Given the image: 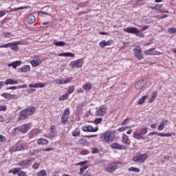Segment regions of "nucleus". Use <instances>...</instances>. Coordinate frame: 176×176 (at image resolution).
Here are the masks:
<instances>
[{"instance_id": "nucleus-1", "label": "nucleus", "mask_w": 176, "mask_h": 176, "mask_svg": "<svg viewBox=\"0 0 176 176\" xmlns=\"http://www.w3.org/2000/svg\"><path fill=\"white\" fill-rule=\"evenodd\" d=\"M116 135V131L110 130L102 133L100 135V140L102 142H113Z\"/></svg>"}, {"instance_id": "nucleus-2", "label": "nucleus", "mask_w": 176, "mask_h": 176, "mask_svg": "<svg viewBox=\"0 0 176 176\" xmlns=\"http://www.w3.org/2000/svg\"><path fill=\"white\" fill-rule=\"evenodd\" d=\"M35 111H36L35 107H30L22 110L19 113V120H25V119H28V116L34 115V113H35Z\"/></svg>"}, {"instance_id": "nucleus-3", "label": "nucleus", "mask_w": 176, "mask_h": 176, "mask_svg": "<svg viewBox=\"0 0 176 176\" xmlns=\"http://www.w3.org/2000/svg\"><path fill=\"white\" fill-rule=\"evenodd\" d=\"M123 30L124 32H127L128 34H134L135 36H139V38H144L145 36L144 33L138 30L137 28L128 27L126 28H124Z\"/></svg>"}, {"instance_id": "nucleus-4", "label": "nucleus", "mask_w": 176, "mask_h": 176, "mask_svg": "<svg viewBox=\"0 0 176 176\" xmlns=\"http://www.w3.org/2000/svg\"><path fill=\"white\" fill-rule=\"evenodd\" d=\"M148 159V154L143 153L133 157V160L135 163H144Z\"/></svg>"}, {"instance_id": "nucleus-5", "label": "nucleus", "mask_w": 176, "mask_h": 176, "mask_svg": "<svg viewBox=\"0 0 176 176\" xmlns=\"http://www.w3.org/2000/svg\"><path fill=\"white\" fill-rule=\"evenodd\" d=\"M69 66L72 68H82L83 67V60L82 58L77 59L70 62Z\"/></svg>"}, {"instance_id": "nucleus-6", "label": "nucleus", "mask_w": 176, "mask_h": 176, "mask_svg": "<svg viewBox=\"0 0 176 176\" xmlns=\"http://www.w3.org/2000/svg\"><path fill=\"white\" fill-rule=\"evenodd\" d=\"M31 126V123L24 124L21 126H19L17 128H14V131H17V130L20 131L21 133H23V134L27 133L28 130H30V127Z\"/></svg>"}, {"instance_id": "nucleus-7", "label": "nucleus", "mask_w": 176, "mask_h": 176, "mask_svg": "<svg viewBox=\"0 0 176 176\" xmlns=\"http://www.w3.org/2000/svg\"><path fill=\"white\" fill-rule=\"evenodd\" d=\"M133 52L135 57L138 60H142L144 58V55L142 54V50L141 48H134Z\"/></svg>"}, {"instance_id": "nucleus-8", "label": "nucleus", "mask_w": 176, "mask_h": 176, "mask_svg": "<svg viewBox=\"0 0 176 176\" xmlns=\"http://www.w3.org/2000/svg\"><path fill=\"white\" fill-rule=\"evenodd\" d=\"M82 131L89 132V133H96L98 131V127L96 126L95 128L91 126H84L82 127Z\"/></svg>"}, {"instance_id": "nucleus-9", "label": "nucleus", "mask_w": 176, "mask_h": 176, "mask_svg": "<svg viewBox=\"0 0 176 176\" xmlns=\"http://www.w3.org/2000/svg\"><path fill=\"white\" fill-rule=\"evenodd\" d=\"M107 111H108V109L106 107H100L96 109V116H104L107 113Z\"/></svg>"}, {"instance_id": "nucleus-10", "label": "nucleus", "mask_w": 176, "mask_h": 176, "mask_svg": "<svg viewBox=\"0 0 176 176\" xmlns=\"http://www.w3.org/2000/svg\"><path fill=\"white\" fill-rule=\"evenodd\" d=\"M19 45H20V41L9 43V47H10L11 50L17 52L19 50Z\"/></svg>"}, {"instance_id": "nucleus-11", "label": "nucleus", "mask_w": 176, "mask_h": 176, "mask_svg": "<svg viewBox=\"0 0 176 176\" xmlns=\"http://www.w3.org/2000/svg\"><path fill=\"white\" fill-rule=\"evenodd\" d=\"M144 86H145V82L144 80H140L135 84V90H141L144 88Z\"/></svg>"}, {"instance_id": "nucleus-12", "label": "nucleus", "mask_w": 176, "mask_h": 176, "mask_svg": "<svg viewBox=\"0 0 176 176\" xmlns=\"http://www.w3.org/2000/svg\"><path fill=\"white\" fill-rule=\"evenodd\" d=\"M113 43V40H109V41H105L103 40L99 43V46H100L102 48L105 47V46H111Z\"/></svg>"}, {"instance_id": "nucleus-13", "label": "nucleus", "mask_w": 176, "mask_h": 176, "mask_svg": "<svg viewBox=\"0 0 176 176\" xmlns=\"http://www.w3.org/2000/svg\"><path fill=\"white\" fill-rule=\"evenodd\" d=\"M1 97H3V98H6V100H14V98H17V96L9 93L1 94Z\"/></svg>"}, {"instance_id": "nucleus-14", "label": "nucleus", "mask_w": 176, "mask_h": 176, "mask_svg": "<svg viewBox=\"0 0 176 176\" xmlns=\"http://www.w3.org/2000/svg\"><path fill=\"white\" fill-rule=\"evenodd\" d=\"M117 168H118V164H111L107 166L106 170L107 171H108V173H113V171H115Z\"/></svg>"}, {"instance_id": "nucleus-15", "label": "nucleus", "mask_w": 176, "mask_h": 176, "mask_svg": "<svg viewBox=\"0 0 176 176\" xmlns=\"http://www.w3.org/2000/svg\"><path fill=\"white\" fill-rule=\"evenodd\" d=\"M18 71L19 72H22V73L30 72V71H31V65H25L22 67L19 68Z\"/></svg>"}, {"instance_id": "nucleus-16", "label": "nucleus", "mask_w": 176, "mask_h": 176, "mask_svg": "<svg viewBox=\"0 0 176 176\" xmlns=\"http://www.w3.org/2000/svg\"><path fill=\"white\" fill-rule=\"evenodd\" d=\"M87 168H89V166H85L80 168V172L78 174L82 176H91V175H90V173H89L88 172L85 173V171H86V170H87Z\"/></svg>"}, {"instance_id": "nucleus-17", "label": "nucleus", "mask_w": 176, "mask_h": 176, "mask_svg": "<svg viewBox=\"0 0 176 176\" xmlns=\"http://www.w3.org/2000/svg\"><path fill=\"white\" fill-rule=\"evenodd\" d=\"M24 144H16L10 148L11 152H17L19 151H23Z\"/></svg>"}, {"instance_id": "nucleus-18", "label": "nucleus", "mask_w": 176, "mask_h": 176, "mask_svg": "<svg viewBox=\"0 0 176 176\" xmlns=\"http://www.w3.org/2000/svg\"><path fill=\"white\" fill-rule=\"evenodd\" d=\"M45 84L41 82V83H34V84H30L29 87L30 89H42V87H45Z\"/></svg>"}, {"instance_id": "nucleus-19", "label": "nucleus", "mask_w": 176, "mask_h": 176, "mask_svg": "<svg viewBox=\"0 0 176 176\" xmlns=\"http://www.w3.org/2000/svg\"><path fill=\"white\" fill-rule=\"evenodd\" d=\"M19 85V81L14 80V79L12 78H8L3 82V85Z\"/></svg>"}, {"instance_id": "nucleus-20", "label": "nucleus", "mask_w": 176, "mask_h": 176, "mask_svg": "<svg viewBox=\"0 0 176 176\" xmlns=\"http://www.w3.org/2000/svg\"><path fill=\"white\" fill-rule=\"evenodd\" d=\"M30 63L33 67H38V65H41L42 64V59L36 58V60H31Z\"/></svg>"}, {"instance_id": "nucleus-21", "label": "nucleus", "mask_w": 176, "mask_h": 176, "mask_svg": "<svg viewBox=\"0 0 176 176\" xmlns=\"http://www.w3.org/2000/svg\"><path fill=\"white\" fill-rule=\"evenodd\" d=\"M21 60H16L15 62H12L11 63L8 64V67H12V68H14V69H16V68H17V67H20V65H21Z\"/></svg>"}, {"instance_id": "nucleus-22", "label": "nucleus", "mask_w": 176, "mask_h": 176, "mask_svg": "<svg viewBox=\"0 0 176 176\" xmlns=\"http://www.w3.org/2000/svg\"><path fill=\"white\" fill-rule=\"evenodd\" d=\"M36 21V19H35V16L32 14H30L27 17V22L28 24H34Z\"/></svg>"}, {"instance_id": "nucleus-23", "label": "nucleus", "mask_w": 176, "mask_h": 176, "mask_svg": "<svg viewBox=\"0 0 176 176\" xmlns=\"http://www.w3.org/2000/svg\"><path fill=\"white\" fill-rule=\"evenodd\" d=\"M32 161L31 160H26L24 161H21V162H19V166H20L21 167H24L25 166H30V164H31V162Z\"/></svg>"}, {"instance_id": "nucleus-24", "label": "nucleus", "mask_w": 176, "mask_h": 176, "mask_svg": "<svg viewBox=\"0 0 176 176\" xmlns=\"http://www.w3.org/2000/svg\"><path fill=\"white\" fill-rule=\"evenodd\" d=\"M53 44L54 46H58V47H63V46H67V43L64 41H58L57 40H54L53 41Z\"/></svg>"}, {"instance_id": "nucleus-25", "label": "nucleus", "mask_w": 176, "mask_h": 176, "mask_svg": "<svg viewBox=\"0 0 176 176\" xmlns=\"http://www.w3.org/2000/svg\"><path fill=\"white\" fill-rule=\"evenodd\" d=\"M37 144L38 145H47V144H49V140L43 138H40L37 140Z\"/></svg>"}, {"instance_id": "nucleus-26", "label": "nucleus", "mask_w": 176, "mask_h": 176, "mask_svg": "<svg viewBox=\"0 0 176 176\" xmlns=\"http://www.w3.org/2000/svg\"><path fill=\"white\" fill-rule=\"evenodd\" d=\"M157 97V91H153L151 94V97L148 100L149 104H152L153 101H155V99Z\"/></svg>"}, {"instance_id": "nucleus-27", "label": "nucleus", "mask_w": 176, "mask_h": 176, "mask_svg": "<svg viewBox=\"0 0 176 176\" xmlns=\"http://www.w3.org/2000/svg\"><path fill=\"white\" fill-rule=\"evenodd\" d=\"M133 138H135V140H144V138H142V135H141V133L139 132H137V131H134L133 132Z\"/></svg>"}, {"instance_id": "nucleus-28", "label": "nucleus", "mask_w": 176, "mask_h": 176, "mask_svg": "<svg viewBox=\"0 0 176 176\" xmlns=\"http://www.w3.org/2000/svg\"><path fill=\"white\" fill-rule=\"evenodd\" d=\"M72 135H73V137H78V136L80 135V130L78 128L75 129L72 131Z\"/></svg>"}, {"instance_id": "nucleus-29", "label": "nucleus", "mask_w": 176, "mask_h": 176, "mask_svg": "<svg viewBox=\"0 0 176 176\" xmlns=\"http://www.w3.org/2000/svg\"><path fill=\"white\" fill-rule=\"evenodd\" d=\"M82 89L86 91H89L91 89V83L87 82L82 86Z\"/></svg>"}, {"instance_id": "nucleus-30", "label": "nucleus", "mask_w": 176, "mask_h": 176, "mask_svg": "<svg viewBox=\"0 0 176 176\" xmlns=\"http://www.w3.org/2000/svg\"><path fill=\"white\" fill-rule=\"evenodd\" d=\"M122 138L123 142H124L126 145H129V136H127L126 133L122 134Z\"/></svg>"}, {"instance_id": "nucleus-31", "label": "nucleus", "mask_w": 176, "mask_h": 176, "mask_svg": "<svg viewBox=\"0 0 176 176\" xmlns=\"http://www.w3.org/2000/svg\"><path fill=\"white\" fill-rule=\"evenodd\" d=\"M45 137H46V138H49L50 140H53V138L56 137V134H54V132L51 131L50 133L45 134Z\"/></svg>"}, {"instance_id": "nucleus-32", "label": "nucleus", "mask_w": 176, "mask_h": 176, "mask_svg": "<svg viewBox=\"0 0 176 176\" xmlns=\"http://www.w3.org/2000/svg\"><path fill=\"white\" fill-rule=\"evenodd\" d=\"M129 171L132 172V173H140L141 170L138 168H135L134 166L130 167L128 169Z\"/></svg>"}, {"instance_id": "nucleus-33", "label": "nucleus", "mask_w": 176, "mask_h": 176, "mask_svg": "<svg viewBox=\"0 0 176 176\" xmlns=\"http://www.w3.org/2000/svg\"><path fill=\"white\" fill-rule=\"evenodd\" d=\"M111 148L113 149H122V145L118 143H113L111 145Z\"/></svg>"}, {"instance_id": "nucleus-34", "label": "nucleus", "mask_w": 176, "mask_h": 176, "mask_svg": "<svg viewBox=\"0 0 176 176\" xmlns=\"http://www.w3.org/2000/svg\"><path fill=\"white\" fill-rule=\"evenodd\" d=\"M66 100H68V94L60 96L58 98L59 101H65Z\"/></svg>"}, {"instance_id": "nucleus-35", "label": "nucleus", "mask_w": 176, "mask_h": 176, "mask_svg": "<svg viewBox=\"0 0 176 176\" xmlns=\"http://www.w3.org/2000/svg\"><path fill=\"white\" fill-rule=\"evenodd\" d=\"M61 123L63 124H67V123H68V116L63 115L61 118Z\"/></svg>"}, {"instance_id": "nucleus-36", "label": "nucleus", "mask_w": 176, "mask_h": 176, "mask_svg": "<svg viewBox=\"0 0 176 176\" xmlns=\"http://www.w3.org/2000/svg\"><path fill=\"white\" fill-rule=\"evenodd\" d=\"M83 107V104H78L76 107V115H79L80 113V111H82V107Z\"/></svg>"}, {"instance_id": "nucleus-37", "label": "nucleus", "mask_w": 176, "mask_h": 176, "mask_svg": "<svg viewBox=\"0 0 176 176\" xmlns=\"http://www.w3.org/2000/svg\"><path fill=\"white\" fill-rule=\"evenodd\" d=\"M153 52H155V48H151L148 50L144 51V54L146 56H151V54H153Z\"/></svg>"}, {"instance_id": "nucleus-38", "label": "nucleus", "mask_w": 176, "mask_h": 176, "mask_svg": "<svg viewBox=\"0 0 176 176\" xmlns=\"http://www.w3.org/2000/svg\"><path fill=\"white\" fill-rule=\"evenodd\" d=\"M37 176H47V172L45 170H41V171L37 172Z\"/></svg>"}, {"instance_id": "nucleus-39", "label": "nucleus", "mask_w": 176, "mask_h": 176, "mask_svg": "<svg viewBox=\"0 0 176 176\" xmlns=\"http://www.w3.org/2000/svg\"><path fill=\"white\" fill-rule=\"evenodd\" d=\"M157 135L160 137H171V133H163L157 132Z\"/></svg>"}, {"instance_id": "nucleus-40", "label": "nucleus", "mask_w": 176, "mask_h": 176, "mask_svg": "<svg viewBox=\"0 0 176 176\" xmlns=\"http://www.w3.org/2000/svg\"><path fill=\"white\" fill-rule=\"evenodd\" d=\"M75 91V87L72 85L69 87L68 91H67V94H72Z\"/></svg>"}, {"instance_id": "nucleus-41", "label": "nucleus", "mask_w": 176, "mask_h": 176, "mask_svg": "<svg viewBox=\"0 0 176 176\" xmlns=\"http://www.w3.org/2000/svg\"><path fill=\"white\" fill-rule=\"evenodd\" d=\"M9 173H12V174L14 175L17 174V175H19V173H20V169H19L18 168H15L13 170H10Z\"/></svg>"}, {"instance_id": "nucleus-42", "label": "nucleus", "mask_w": 176, "mask_h": 176, "mask_svg": "<svg viewBox=\"0 0 176 176\" xmlns=\"http://www.w3.org/2000/svg\"><path fill=\"white\" fill-rule=\"evenodd\" d=\"M146 98H148L147 96H144L143 97H142L138 102L139 105H140V104H144V102H145V100H146Z\"/></svg>"}, {"instance_id": "nucleus-43", "label": "nucleus", "mask_w": 176, "mask_h": 176, "mask_svg": "<svg viewBox=\"0 0 176 176\" xmlns=\"http://www.w3.org/2000/svg\"><path fill=\"white\" fill-rule=\"evenodd\" d=\"M141 135H144L145 134H146V133H148V128L146 127H144L142 128L140 131Z\"/></svg>"}, {"instance_id": "nucleus-44", "label": "nucleus", "mask_w": 176, "mask_h": 176, "mask_svg": "<svg viewBox=\"0 0 176 176\" xmlns=\"http://www.w3.org/2000/svg\"><path fill=\"white\" fill-rule=\"evenodd\" d=\"M55 83L56 85H64V80L61 78L56 79L55 80Z\"/></svg>"}, {"instance_id": "nucleus-45", "label": "nucleus", "mask_w": 176, "mask_h": 176, "mask_svg": "<svg viewBox=\"0 0 176 176\" xmlns=\"http://www.w3.org/2000/svg\"><path fill=\"white\" fill-rule=\"evenodd\" d=\"M48 13L47 12H45L43 11H40L38 12V16H39L40 17H43V16H48Z\"/></svg>"}, {"instance_id": "nucleus-46", "label": "nucleus", "mask_w": 176, "mask_h": 176, "mask_svg": "<svg viewBox=\"0 0 176 176\" xmlns=\"http://www.w3.org/2000/svg\"><path fill=\"white\" fill-rule=\"evenodd\" d=\"M101 122H102V118H96L94 121V124H100V123H101Z\"/></svg>"}, {"instance_id": "nucleus-47", "label": "nucleus", "mask_w": 176, "mask_h": 176, "mask_svg": "<svg viewBox=\"0 0 176 176\" xmlns=\"http://www.w3.org/2000/svg\"><path fill=\"white\" fill-rule=\"evenodd\" d=\"M168 34H175L176 33V28H170L168 30Z\"/></svg>"}, {"instance_id": "nucleus-48", "label": "nucleus", "mask_w": 176, "mask_h": 176, "mask_svg": "<svg viewBox=\"0 0 176 176\" xmlns=\"http://www.w3.org/2000/svg\"><path fill=\"white\" fill-rule=\"evenodd\" d=\"M73 78L72 77H69L65 80H63V85H67V83H69L71 80H72Z\"/></svg>"}, {"instance_id": "nucleus-49", "label": "nucleus", "mask_w": 176, "mask_h": 176, "mask_svg": "<svg viewBox=\"0 0 176 176\" xmlns=\"http://www.w3.org/2000/svg\"><path fill=\"white\" fill-rule=\"evenodd\" d=\"M65 57H75V54L72 52H65Z\"/></svg>"}, {"instance_id": "nucleus-50", "label": "nucleus", "mask_w": 176, "mask_h": 176, "mask_svg": "<svg viewBox=\"0 0 176 176\" xmlns=\"http://www.w3.org/2000/svg\"><path fill=\"white\" fill-rule=\"evenodd\" d=\"M127 129H129V126L120 127L118 129V131H119V133H122L123 131H126Z\"/></svg>"}, {"instance_id": "nucleus-51", "label": "nucleus", "mask_w": 176, "mask_h": 176, "mask_svg": "<svg viewBox=\"0 0 176 176\" xmlns=\"http://www.w3.org/2000/svg\"><path fill=\"white\" fill-rule=\"evenodd\" d=\"M63 115L64 116H69V108H67L66 109H65Z\"/></svg>"}, {"instance_id": "nucleus-52", "label": "nucleus", "mask_w": 176, "mask_h": 176, "mask_svg": "<svg viewBox=\"0 0 176 176\" xmlns=\"http://www.w3.org/2000/svg\"><path fill=\"white\" fill-rule=\"evenodd\" d=\"M85 164H87V161H82L81 162L77 163L75 166H85Z\"/></svg>"}, {"instance_id": "nucleus-53", "label": "nucleus", "mask_w": 176, "mask_h": 176, "mask_svg": "<svg viewBox=\"0 0 176 176\" xmlns=\"http://www.w3.org/2000/svg\"><path fill=\"white\" fill-rule=\"evenodd\" d=\"M39 166L40 164L38 163H34L32 166V168H34V170H38V168H39Z\"/></svg>"}, {"instance_id": "nucleus-54", "label": "nucleus", "mask_w": 176, "mask_h": 176, "mask_svg": "<svg viewBox=\"0 0 176 176\" xmlns=\"http://www.w3.org/2000/svg\"><path fill=\"white\" fill-rule=\"evenodd\" d=\"M89 151L87 150L82 151L80 152V155H82V156H86V155H89Z\"/></svg>"}, {"instance_id": "nucleus-55", "label": "nucleus", "mask_w": 176, "mask_h": 176, "mask_svg": "<svg viewBox=\"0 0 176 176\" xmlns=\"http://www.w3.org/2000/svg\"><path fill=\"white\" fill-rule=\"evenodd\" d=\"M157 130L158 131H162V130H164V125H162L161 124H160V125L157 126Z\"/></svg>"}, {"instance_id": "nucleus-56", "label": "nucleus", "mask_w": 176, "mask_h": 176, "mask_svg": "<svg viewBox=\"0 0 176 176\" xmlns=\"http://www.w3.org/2000/svg\"><path fill=\"white\" fill-rule=\"evenodd\" d=\"M167 123H168V120H163L160 124H162V126H166V124H167Z\"/></svg>"}, {"instance_id": "nucleus-57", "label": "nucleus", "mask_w": 176, "mask_h": 176, "mask_svg": "<svg viewBox=\"0 0 176 176\" xmlns=\"http://www.w3.org/2000/svg\"><path fill=\"white\" fill-rule=\"evenodd\" d=\"M6 141V139L5 138V136L0 135V142H5Z\"/></svg>"}, {"instance_id": "nucleus-58", "label": "nucleus", "mask_w": 176, "mask_h": 176, "mask_svg": "<svg viewBox=\"0 0 176 176\" xmlns=\"http://www.w3.org/2000/svg\"><path fill=\"white\" fill-rule=\"evenodd\" d=\"M9 47V43L0 45L1 49H8Z\"/></svg>"}, {"instance_id": "nucleus-59", "label": "nucleus", "mask_w": 176, "mask_h": 176, "mask_svg": "<svg viewBox=\"0 0 176 176\" xmlns=\"http://www.w3.org/2000/svg\"><path fill=\"white\" fill-rule=\"evenodd\" d=\"M28 85H19L18 89H27Z\"/></svg>"}, {"instance_id": "nucleus-60", "label": "nucleus", "mask_w": 176, "mask_h": 176, "mask_svg": "<svg viewBox=\"0 0 176 176\" xmlns=\"http://www.w3.org/2000/svg\"><path fill=\"white\" fill-rule=\"evenodd\" d=\"M3 35L6 36V38H10V32H4Z\"/></svg>"}, {"instance_id": "nucleus-61", "label": "nucleus", "mask_w": 176, "mask_h": 176, "mask_svg": "<svg viewBox=\"0 0 176 176\" xmlns=\"http://www.w3.org/2000/svg\"><path fill=\"white\" fill-rule=\"evenodd\" d=\"M6 14V12L5 11H0V18L3 17Z\"/></svg>"}, {"instance_id": "nucleus-62", "label": "nucleus", "mask_w": 176, "mask_h": 176, "mask_svg": "<svg viewBox=\"0 0 176 176\" xmlns=\"http://www.w3.org/2000/svg\"><path fill=\"white\" fill-rule=\"evenodd\" d=\"M162 5H156L155 7L152 8V9H162Z\"/></svg>"}, {"instance_id": "nucleus-63", "label": "nucleus", "mask_w": 176, "mask_h": 176, "mask_svg": "<svg viewBox=\"0 0 176 176\" xmlns=\"http://www.w3.org/2000/svg\"><path fill=\"white\" fill-rule=\"evenodd\" d=\"M50 130L52 133H54V130H56V126L52 125L50 127Z\"/></svg>"}, {"instance_id": "nucleus-64", "label": "nucleus", "mask_w": 176, "mask_h": 176, "mask_svg": "<svg viewBox=\"0 0 176 176\" xmlns=\"http://www.w3.org/2000/svg\"><path fill=\"white\" fill-rule=\"evenodd\" d=\"M7 107L6 106H1L0 105V111H6Z\"/></svg>"}]
</instances>
